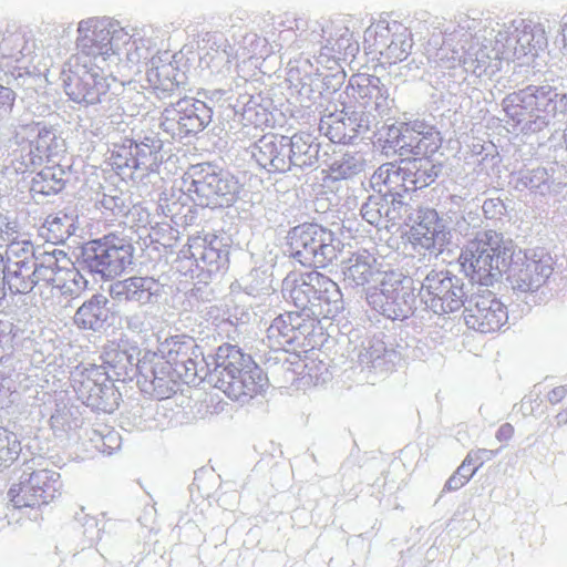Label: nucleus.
Listing matches in <instances>:
<instances>
[{
	"label": "nucleus",
	"mask_w": 567,
	"mask_h": 567,
	"mask_svg": "<svg viewBox=\"0 0 567 567\" xmlns=\"http://www.w3.org/2000/svg\"><path fill=\"white\" fill-rule=\"evenodd\" d=\"M78 33V52L63 70L65 93L76 103L102 101L110 89L105 72L120 61L123 50L130 63L138 64L148 59L154 45L148 38L131 35L117 23L95 18L82 20Z\"/></svg>",
	"instance_id": "obj_1"
},
{
	"label": "nucleus",
	"mask_w": 567,
	"mask_h": 567,
	"mask_svg": "<svg viewBox=\"0 0 567 567\" xmlns=\"http://www.w3.org/2000/svg\"><path fill=\"white\" fill-rule=\"evenodd\" d=\"M161 357L155 352H146L138 360L137 370L156 388L164 380V368L158 372L157 364H167L185 379L187 383L196 378L207 377L204 358L198 360L194 346L190 342H182L178 337L166 339L158 349ZM210 382L233 400L245 396L252 398L265 385L266 378L262 370L254 363L250 355L244 354L235 346L219 347L215 358V367L208 374Z\"/></svg>",
	"instance_id": "obj_2"
},
{
	"label": "nucleus",
	"mask_w": 567,
	"mask_h": 567,
	"mask_svg": "<svg viewBox=\"0 0 567 567\" xmlns=\"http://www.w3.org/2000/svg\"><path fill=\"white\" fill-rule=\"evenodd\" d=\"M460 260L481 277L507 274L517 296L537 292L553 274V258L543 251L516 249L514 241L495 230L476 233L463 248Z\"/></svg>",
	"instance_id": "obj_3"
},
{
	"label": "nucleus",
	"mask_w": 567,
	"mask_h": 567,
	"mask_svg": "<svg viewBox=\"0 0 567 567\" xmlns=\"http://www.w3.org/2000/svg\"><path fill=\"white\" fill-rule=\"evenodd\" d=\"M419 289L413 279L402 274L384 272L380 279V288L368 295V301L389 319H404L416 308L415 291Z\"/></svg>",
	"instance_id": "obj_4"
},
{
	"label": "nucleus",
	"mask_w": 567,
	"mask_h": 567,
	"mask_svg": "<svg viewBox=\"0 0 567 567\" xmlns=\"http://www.w3.org/2000/svg\"><path fill=\"white\" fill-rule=\"evenodd\" d=\"M282 291L302 310L322 302L338 310L342 301L339 286L318 271L288 275L282 282Z\"/></svg>",
	"instance_id": "obj_5"
},
{
	"label": "nucleus",
	"mask_w": 567,
	"mask_h": 567,
	"mask_svg": "<svg viewBox=\"0 0 567 567\" xmlns=\"http://www.w3.org/2000/svg\"><path fill=\"white\" fill-rule=\"evenodd\" d=\"M61 487L60 474L53 470H35L27 462L20 470L18 482L13 483L8 496L13 507H38L55 497Z\"/></svg>",
	"instance_id": "obj_6"
},
{
	"label": "nucleus",
	"mask_w": 567,
	"mask_h": 567,
	"mask_svg": "<svg viewBox=\"0 0 567 567\" xmlns=\"http://www.w3.org/2000/svg\"><path fill=\"white\" fill-rule=\"evenodd\" d=\"M333 234L315 224L295 227L289 234L292 256L303 266L326 267L336 257Z\"/></svg>",
	"instance_id": "obj_7"
},
{
	"label": "nucleus",
	"mask_w": 567,
	"mask_h": 567,
	"mask_svg": "<svg viewBox=\"0 0 567 567\" xmlns=\"http://www.w3.org/2000/svg\"><path fill=\"white\" fill-rule=\"evenodd\" d=\"M419 297L436 315L454 312L464 305L465 292L461 280L447 271L432 270L424 278Z\"/></svg>",
	"instance_id": "obj_8"
},
{
	"label": "nucleus",
	"mask_w": 567,
	"mask_h": 567,
	"mask_svg": "<svg viewBox=\"0 0 567 567\" xmlns=\"http://www.w3.org/2000/svg\"><path fill=\"white\" fill-rule=\"evenodd\" d=\"M364 44L379 53L388 63L405 60L412 48L410 31L398 22L379 21L364 31Z\"/></svg>",
	"instance_id": "obj_9"
},
{
	"label": "nucleus",
	"mask_w": 567,
	"mask_h": 567,
	"mask_svg": "<svg viewBox=\"0 0 567 567\" xmlns=\"http://www.w3.org/2000/svg\"><path fill=\"white\" fill-rule=\"evenodd\" d=\"M204 173V169L193 178L189 192L196 195L195 200L200 206L216 207L228 206L237 199L240 185L238 181L228 173H216L210 169Z\"/></svg>",
	"instance_id": "obj_10"
},
{
	"label": "nucleus",
	"mask_w": 567,
	"mask_h": 567,
	"mask_svg": "<svg viewBox=\"0 0 567 567\" xmlns=\"http://www.w3.org/2000/svg\"><path fill=\"white\" fill-rule=\"evenodd\" d=\"M131 245L114 240H94L85 249V261L89 267L103 277H115L132 264Z\"/></svg>",
	"instance_id": "obj_11"
},
{
	"label": "nucleus",
	"mask_w": 567,
	"mask_h": 567,
	"mask_svg": "<svg viewBox=\"0 0 567 567\" xmlns=\"http://www.w3.org/2000/svg\"><path fill=\"white\" fill-rule=\"evenodd\" d=\"M507 319L505 306L489 291L475 296L464 310L466 326L482 333L499 330Z\"/></svg>",
	"instance_id": "obj_12"
},
{
	"label": "nucleus",
	"mask_w": 567,
	"mask_h": 567,
	"mask_svg": "<svg viewBox=\"0 0 567 567\" xmlns=\"http://www.w3.org/2000/svg\"><path fill=\"white\" fill-rule=\"evenodd\" d=\"M442 138L440 132L434 127L421 122L404 124L400 128L396 138L401 156L415 155L416 157H426L434 154L441 146Z\"/></svg>",
	"instance_id": "obj_13"
},
{
	"label": "nucleus",
	"mask_w": 567,
	"mask_h": 567,
	"mask_svg": "<svg viewBox=\"0 0 567 567\" xmlns=\"http://www.w3.org/2000/svg\"><path fill=\"white\" fill-rule=\"evenodd\" d=\"M319 128L331 142L347 144L362 130H367L368 124L357 113L349 115L344 111H338L324 115L320 120Z\"/></svg>",
	"instance_id": "obj_14"
},
{
	"label": "nucleus",
	"mask_w": 567,
	"mask_h": 567,
	"mask_svg": "<svg viewBox=\"0 0 567 567\" xmlns=\"http://www.w3.org/2000/svg\"><path fill=\"white\" fill-rule=\"evenodd\" d=\"M287 150V136L267 134L255 144L252 156L258 165L268 172H286L289 169Z\"/></svg>",
	"instance_id": "obj_15"
},
{
	"label": "nucleus",
	"mask_w": 567,
	"mask_h": 567,
	"mask_svg": "<svg viewBox=\"0 0 567 567\" xmlns=\"http://www.w3.org/2000/svg\"><path fill=\"white\" fill-rule=\"evenodd\" d=\"M344 281L352 287H364L375 282L382 275L375 257L368 250L353 252L342 262Z\"/></svg>",
	"instance_id": "obj_16"
},
{
	"label": "nucleus",
	"mask_w": 567,
	"mask_h": 567,
	"mask_svg": "<svg viewBox=\"0 0 567 567\" xmlns=\"http://www.w3.org/2000/svg\"><path fill=\"white\" fill-rule=\"evenodd\" d=\"M447 233L435 210H426L420 221L410 230L409 240L414 247L423 249L441 248L447 241Z\"/></svg>",
	"instance_id": "obj_17"
},
{
	"label": "nucleus",
	"mask_w": 567,
	"mask_h": 567,
	"mask_svg": "<svg viewBox=\"0 0 567 567\" xmlns=\"http://www.w3.org/2000/svg\"><path fill=\"white\" fill-rule=\"evenodd\" d=\"M305 319L298 312H287L278 316L267 329V341L274 350H286L302 334Z\"/></svg>",
	"instance_id": "obj_18"
},
{
	"label": "nucleus",
	"mask_w": 567,
	"mask_h": 567,
	"mask_svg": "<svg viewBox=\"0 0 567 567\" xmlns=\"http://www.w3.org/2000/svg\"><path fill=\"white\" fill-rule=\"evenodd\" d=\"M159 291V284L151 277H131L111 286V296L118 300L150 303Z\"/></svg>",
	"instance_id": "obj_19"
},
{
	"label": "nucleus",
	"mask_w": 567,
	"mask_h": 567,
	"mask_svg": "<svg viewBox=\"0 0 567 567\" xmlns=\"http://www.w3.org/2000/svg\"><path fill=\"white\" fill-rule=\"evenodd\" d=\"M558 93L550 86H528L522 91L516 100L523 104V107L529 110L530 113H536L538 117L540 114L545 116H555V99Z\"/></svg>",
	"instance_id": "obj_20"
},
{
	"label": "nucleus",
	"mask_w": 567,
	"mask_h": 567,
	"mask_svg": "<svg viewBox=\"0 0 567 567\" xmlns=\"http://www.w3.org/2000/svg\"><path fill=\"white\" fill-rule=\"evenodd\" d=\"M492 40L484 39L478 48L468 52L464 64L477 76L495 75L502 68V59L492 49Z\"/></svg>",
	"instance_id": "obj_21"
},
{
	"label": "nucleus",
	"mask_w": 567,
	"mask_h": 567,
	"mask_svg": "<svg viewBox=\"0 0 567 567\" xmlns=\"http://www.w3.org/2000/svg\"><path fill=\"white\" fill-rule=\"evenodd\" d=\"M404 167H399L392 163L381 165L372 175L371 183L379 193H383L384 197L388 195H398L401 197V192L410 190L404 175Z\"/></svg>",
	"instance_id": "obj_22"
},
{
	"label": "nucleus",
	"mask_w": 567,
	"mask_h": 567,
	"mask_svg": "<svg viewBox=\"0 0 567 567\" xmlns=\"http://www.w3.org/2000/svg\"><path fill=\"white\" fill-rule=\"evenodd\" d=\"M69 265L70 259L66 254L60 249L44 251L33 260V279L35 285L41 281L55 287V278L58 277V267Z\"/></svg>",
	"instance_id": "obj_23"
},
{
	"label": "nucleus",
	"mask_w": 567,
	"mask_h": 567,
	"mask_svg": "<svg viewBox=\"0 0 567 567\" xmlns=\"http://www.w3.org/2000/svg\"><path fill=\"white\" fill-rule=\"evenodd\" d=\"M318 155V145L313 143L310 134L298 133L288 137L287 158L289 166L292 164L298 167L311 166L316 163Z\"/></svg>",
	"instance_id": "obj_24"
},
{
	"label": "nucleus",
	"mask_w": 567,
	"mask_h": 567,
	"mask_svg": "<svg viewBox=\"0 0 567 567\" xmlns=\"http://www.w3.org/2000/svg\"><path fill=\"white\" fill-rule=\"evenodd\" d=\"M106 298L97 295L84 302L75 312L74 321L84 329L99 330L107 317Z\"/></svg>",
	"instance_id": "obj_25"
},
{
	"label": "nucleus",
	"mask_w": 567,
	"mask_h": 567,
	"mask_svg": "<svg viewBox=\"0 0 567 567\" xmlns=\"http://www.w3.org/2000/svg\"><path fill=\"white\" fill-rule=\"evenodd\" d=\"M33 260L21 259L9 262L4 275L9 289L16 293H28L34 286L33 279Z\"/></svg>",
	"instance_id": "obj_26"
},
{
	"label": "nucleus",
	"mask_w": 567,
	"mask_h": 567,
	"mask_svg": "<svg viewBox=\"0 0 567 567\" xmlns=\"http://www.w3.org/2000/svg\"><path fill=\"white\" fill-rule=\"evenodd\" d=\"M402 163L405 164L403 172L410 190L429 186L437 176L435 166L426 157H414Z\"/></svg>",
	"instance_id": "obj_27"
},
{
	"label": "nucleus",
	"mask_w": 567,
	"mask_h": 567,
	"mask_svg": "<svg viewBox=\"0 0 567 567\" xmlns=\"http://www.w3.org/2000/svg\"><path fill=\"white\" fill-rule=\"evenodd\" d=\"M87 287V280L83 275L73 267L70 261L69 265H61L58 267V277L55 278V289L62 295L70 296L72 298L79 297Z\"/></svg>",
	"instance_id": "obj_28"
},
{
	"label": "nucleus",
	"mask_w": 567,
	"mask_h": 567,
	"mask_svg": "<svg viewBox=\"0 0 567 567\" xmlns=\"http://www.w3.org/2000/svg\"><path fill=\"white\" fill-rule=\"evenodd\" d=\"M61 168L44 167L38 172L31 183L30 190L33 195H53L58 194L64 187Z\"/></svg>",
	"instance_id": "obj_29"
},
{
	"label": "nucleus",
	"mask_w": 567,
	"mask_h": 567,
	"mask_svg": "<svg viewBox=\"0 0 567 567\" xmlns=\"http://www.w3.org/2000/svg\"><path fill=\"white\" fill-rule=\"evenodd\" d=\"M55 134L47 128L38 131V135L30 142V164L39 165L44 158H50L58 153Z\"/></svg>",
	"instance_id": "obj_30"
},
{
	"label": "nucleus",
	"mask_w": 567,
	"mask_h": 567,
	"mask_svg": "<svg viewBox=\"0 0 567 567\" xmlns=\"http://www.w3.org/2000/svg\"><path fill=\"white\" fill-rule=\"evenodd\" d=\"M514 55L519 58L535 49L534 28L524 20L514 21Z\"/></svg>",
	"instance_id": "obj_31"
},
{
	"label": "nucleus",
	"mask_w": 567,
	"mask_h": 567,
	"mask_svg": "<svg viewBox=\"0 0 567 567\" xmlns=\"http://www.w3.org/2000/svg\"><path fill=\"white\" fill-rule=\"evenodd\" d=\"M214 39L213 43L217 45V49L214 50V53L206 52L200 61L206 64L213 72L221 73L224 70H229L231 62V53L227 50L230 49L224 41L223 43L215 39V37H209L208 41Z\"/></svg>",
	"instance_id": "obj_32"
},
{
	"label": "nucleus",
	"mask_w": 567,
	"mask_h": 567,
	"mask_svg": "<svg viewBox=\"0 0 567 567\" xmlns=\"http://www.w3.org/2000/svg\"><path fill=\"white\" fill-rule=\"evenodd\" d=\"M21 443L17 435L0 429V467L10 466L20 455Z\"/></svg>",
	"instance_id": "obj_33"
},
{
	"label": "nucleus",
	"mask_w": 567,
	"mask_h": 567,
	"mask_svg": "<svg viewBox=\"0 0 567 567\" xmlns=\"http://www.w3.org/2000/svg\"><path fill=\"white\" fill-rule=\"evenodd\" d=\"M514 22L509 25H503L497 31L492 40L491 49L503 59H508L511 53L514 54V37L513 31Z\"/></svg>",
	"instance_id": "obj_34"
},
{
	"label": "nucleus",
	"mask_w": 567,
	"mask_h": 567,
	"mask_svg": "<svg viewBox=\"0 0 567 567\" xmlns=\"http://www.w3.org/2000/svg\"><path fill=\"white\" fill-rule=\"evenodd\" d=\"M44 226L52 234L53 239L63 240L72 234L73 219L66 214L58 213L48 216Z\"/></svg>",
	"instance_id": "obj_35"
},
{
	"label": "nucleus",
	"mask_w": 567,
	"mask_h": 567,
	"mask_svg": "<svg viewBox=\"0 0 567 567\" xmlns=\"http://www.w3.org/2000/svg\"><path fill=\"white\" fill-rule=\"evenodd\" d=\"M364 168V162L361 157L344 155L339 162L332 165L334 178H350Z\"/></svg>",
	"instance_id": "obj_36"
},
{
	"label": "nucleus",
	"mask_w": 567,
	"mask_h": 567,
	"mask_svg": "<svg viewBox=\"0 0 567 567\" xmlns=\"http://www.w3.org/2000/svg\"><path fill=\"white\" fill-rule=\"evenodd\" d=\"M8 243L9 244L6 250L8 264L21 259L35 260L37 257L34 256L33 245L31 241L27 239L19 240L18 236H16Z\"/></svg>",
	"instance_id": "obj_37"
},
{
	"label": "nucleus",
	"mask_w": 567,
	"mask_h": 567,
	"mask_svg": "<svg viewBox=\"0 0 567 567\" xmlns=\"http://www.w3.org/2000/svg\"><path fill=\"white\" fill-rule=\"evenodd\" d=\"M384 206H386V197H370L361 207V216L370 225L379 227L383 223Z\"/></svg>",
	"instance_id": "obj_38"
},
{
	"label": "nucleus",
	"mask_w": 567,
	"mask_h": 567,
	"mask_svg": "<svg viewBox=\"0 0 567 567\" xmlns=\"http://www.w3.org/2000/svg\"><path fill=\"white\" fill-rule=\"evenodd\" d=\"M109 390V388H102L100 384H97L94 380L90 378L83 380L80 383L79 388L76 389L80 399H82L86 405L96 408H100L101 405V403L99 402L101 395Z\"/></svg>",
	"instance_id": "obj_39"
},
{
	"label": "nucleus",
	"mask_w": 567,
	"mask_h": 567,
	"mask_svg": "<svg viewBox=\"0 0 567 567\" xmlns=\"http://www.w3.org/2000/svg\"><path fill=\"white\" fill-rule=\"evenodd\" d=\"M391 199L386 198V206L383 209V221L386 224L384 227H389V223L391 225H395L400 223L403 218V215L408 213V206L403 203L401 198H396L398 195H390Z\"/></svg>",
	"instance_id": "obj_40"
},
{
	"label": "nucleus",
	"mask_w": 567,
	"mask_h": 567,
	"mask_svg": "<svg viewBox=\"0 0 567 567\" xmlns=\"http://www.w3.org/2000/svg\"><path fill=\"white\" fill-rule=\"evenodd\" d=\"M76 519L82 524L83 535L86 537L90 546L101 539L102 527L96 517L84 514L83 508H81V514H76Z\"/></svg>",
	"instance_id": "obj_41"
},
{
	"label": "nucleus",
	"mask_w": 567,
	"mask_h": 567,
	"mask_svg": "<svg viewBox=\"0 0 567 567\" xmlns=\"http://www.w3.org/2000/svg\"><path fill=\"white\" fill-rule=\"evenodd\" d=\"M158 146L155 145L154 141L152 144L140 143L135 144L132 154L136 157V166H151L156 161V153Z\"/></svg>",
	"instance_id": "obj_42"
},
{
	"label": "nucleus",
	"mask_w": 567,
	"mask_h": 567,
	"mask_svg": "<svg viewBox=\"0 0 567 567\" xmlns=\"http://www.w3.org/2000/svg\"><path fill=\"white\" fill-rule=\"evenodd\" d=\"M547 181L548 173L544 167L534 168L522 176V183L530 189H540Z\"/></svg>",
	"instance_id": "obj_43"
},
{
	"label": "nucleus",
	"mask_w": 567,
	"mask_h": 567,
	"mask_svg": "<svg viewBox=\"0 0 567 567\" xmlns=\"http://www.w3.org/2000/svg\"><path fill=\"white\" fill-rule=\"evenodd\" d=\"M16 93L3 85H0V120L8 117L13 109Z\"/></svg>",
	"instance_id": "obj_44"
},
{
	"label": "nucleus",
	"mask_w": 567,
	"mask_h": 567,
	"mask_svg": "<svg viewBox=\"0 0 567 567\" xmlns=\"http://www.w3.org/2000/svg\"><path fill=\"white\" fill-rule=\"evenodd\" d=\"M374 91L375 93L371 94V97L374 99L373 109L379 115H384L390 111L393 100H391L388 92L382 89L377 87Z\"/></svg>",
	"instance_id": "obj_45"
},
{
	"label": "nucleus",
	"mask_w": 567,
	"mask_h": 567,
	"mask_svg": "<svg viewBox=\"0 0 567 567\" xmlns=\"http://www.w3.org/2000/svg\"><path fill=\"white\" fill-rule=\"evenodd\" d=\"M16 236H18L17 223L0 214V237L4 241H10Z\"/></svg>",
	"instance_id": "obj_46"
},
{
	"label": "nucleus",
	"mask_w": 567,
	"mask_h": 567,
	"mask_svg": "<svg viewBox=\"0 0 567 567\" xmlns=\"http://www.w3.org/2000/svg\"><path fill=\"white\" fill-rule=\"evenodd\" d=\"M18 40L23 42V44L18 52L10 53V56L13 58L17 62L28 60V63L32 64L33 60H34V56H33L34 43L29 42V41H23V39H20V38Z\"/></svg>",
	"instance_id": "obj_47"
},
{
	"label": "nucleus",
	"mask_w": 567,
	"mask_h": 567,
	"mask_svg": "<svg viewBox=\"0 0 567 567\" xmlns=\"http://www.w3.org/2000/svg\"><path fill=\"white\" fill-rule=\"evenodd\" d=\"M178 125L185 130L186 132H198L205 128V116L202 118V122H198L194 116L186 117L179 115L177 120Z\"/></svg>",
	"instance_id": "obj_48"
},
{
	"label": "nucleus",
	"mask_w": 567,
	"mask_h": 567,
	"mask_svg": "<svg viewBox=\"0 0 567 567\" xmlns=\"http://www.w3.org/2000/svg\"><path fill=\"white\" fill-rule=\"evenodd\" d=\"M495 452L492 450L481 449L477 451H472L467 454L466 457L473 456V467L476 468V471L486 462L494 457Z\"/></svg>",
	"instance_id": "obj_49"
},
{
	"label": "nucleus",
	"mask_w": 567,
	"mask_h": 567,
	"mask_svg": "<svg viewBox=\"0 0 567 567\" xmlns=\"http://www.w3.org/2000/svg\"><path fill=\"white\" fill-rule=\"evenodd\" d=\"M467 483V476H461L457 472L450 476L444 485V492L457 491Z\"/></svg>",
	"instance_id": "obj_50"
},
{
	"label": "nucleus",
	"mask_w": 567,
	"mask_h": 567,
	"mask_svg": "<svg viewBox=\"0 0 567 567\" xmlns=\"http://www.w3.org/2000/svg\"><path fill=\"white\" fill-rule=\"evenodd\" d=\"M195 118L198 120V122H202V118L205 116V127L209 124L212 120V111L207 105L202 101H195Z\"/></svg>",
	"instance_id": "obj_51"
},
{
	"label": "nucleus",
	"mask_w": 567,
	"mask_h": 567,
	"mask_svg": "<svg viewBox=\"0 0 567 567\" xmlns=\"http://www.w3.org/2000/svg\"><path fill=\"white\" fill-rule=\"evenodd\" d=\"M156 63H157L156 59L152 58L150 61L151 66L147 69L146 75H147V80L150 81V83H152L154 85H159V84H162L161 73H159V68L157 66Z\"/></svg>",
	"instance_id": "obj_52"
},
{
	"label": "nucleus",
	"mask_w": 567,
	"mask_h": 567,
	"mask_svg": "<svg viewBox=\"0 0 567 567\" xmlns=\"http://www.w3.org/2000/svg\"><path fill=\"white\" fill-rule=\"evenodd\" d=\"M177 112L182 113V116L193 117L196 114L195 111V101L194 100H183L177 103Z\"/></svg>",
	"instance_id": "obj_53"
},
{
	"label": "nucleus",
	"mask_w": 567,
	"mask_h": 567,
	"mask_svg": "<svg viewBox=\"0 0 567 567\" xmlns=\"http://www.w3.org/2000/svg\"><path fill=\"white\" fill-rule=\"evenodd\" d=\"M473 463V456L465 457L462 464L457 467L455 472L458 473L461 476H467V482L473 477V475L476 473V468L471 467Z\"/></svg>",
	"instance_id": "obj_54"
},
{
	"label": "nucleus",
	"mask_w": 567,
	"mask_h": 567,
	"mask_svg": "<svg viewBox=\"0 0 567 567\" xmlns=\"http://www.w3.org/2000/svg\"><path fill=\"white\" fill-rule=\"evenodd\" d=\"M567 395V385L554 388L547 395L550 403L556 404Z\"/></svg>",
	"instance_id": "obj_55"
},
{
	"label": "nucleus",
	"mask_w": 567,
	"mask_h": 567,
	"mask_svg": "<svg viewBox=\"0 0 567 567\" xmlns=\"http://www.w3.org/2000/svg\"><path fill=\"white\" fill-rule=\"evenodd\" d=\"M514 434V427L509 423L499 426L496 433V439L499 441H508Z\"/></svg>",
	"instance_id": "obj_56"
},
{
	"label": "nucleus",
	"mask_w": 567,
	"mask_h": 567,
	"mask_svg": "<svg viewBox=\"0 0 567 567\" xmlns=\"http://www.w3.org/2000/svg\"><path fill=\"white\" fill-rule=\"evenodd\" d=\"M556 110L555 116L557 114L567 115V94L559 95L555 99Z\"/></svg>",
	"instance_id": "obj_57"
},
{
	"label": "nucleus",
	"mask_w": 567,
	"mask_h": 567,
	"mask_svg": "<svg viewBox=\"0 0 567 567\" xmlns=\"http://www.w3.org/2000/svg\"><path fill=\"white\" fill-rule=\"evenodd\" d=\"M6 296V278L0 276V300Z\"/></svg>",
	"instance_id": "obj_58"
},
{
	"label": "nucleus",
	"mask_w": 567,
	"mask_h": 567,
	"mask_svg": "<svg viewBox=\"0 0 567 567\" xmlns=\"http://www.w3.org/2000/svg\"><path fill=\"white\" fill-rule=\"evenodd\" d=\"M563 41H564V49L567 51V22L565 23L563 28Z\"/></svg>",
	"instance_id": "obj_59"
},
{
	"label": "nucleus",
	"mask_w": 567,
	"mask_h": 567,
	"mask_svg": "<svg viewBox=\"0 0 567 567\" xmlns=\"http://www.w3.org/2000/svg\"><path fill=\"white\" fill-rule=\"evenodd\" d=\"M331 49L340 51L342 49L340 41H337L334 44H332Z\"/></svg>",
	"instance_id": "obj_60"
},
{
	"label": "nucleus",
	"mask_w": 567,
	"mask_h": 567,
	"mask_svg": "<svg viewBox=\"0 0 567 567\" xmlns=\"http://www.w3.org/2000/svg\"><path fill=\"white\" fill-rule=\"evenodd\" d=\"M489 204H492V200H489V202H485V203H484V205H483V208H484V209H486V207H487Z\"/></svg>",
	"instance_id": "obj_61"
}]
</instances>
